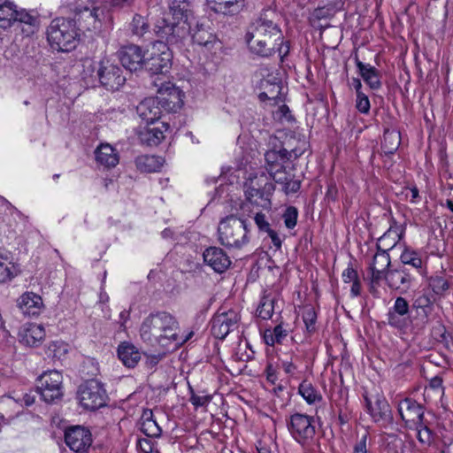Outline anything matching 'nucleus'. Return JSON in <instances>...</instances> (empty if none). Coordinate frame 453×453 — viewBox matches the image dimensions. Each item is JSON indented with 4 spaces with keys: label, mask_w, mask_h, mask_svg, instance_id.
Returning a JSON list of instances; mask_svg holds the SVG:
<instances>
[{
    "label": "nucleus",
    "mask_w": 453,
    "mask_h": 453,
    "mask_svg": "<svg viewBox=\"0 0 453 453\" xmlns=\"http://www.w3.org/2000/svg\"><path fill=\"white\" fill-rule=\"evenodd\" d=\"M270 14L273 13L269 11L261 13L250 25L245 36L250 50L261 58L273 57L278 42L282 40V30Z\"/></svg>",
    "instance_id": "obj_1"
},
{
    "label": "nucleus",
    "mask_w": 453,
    "mask_h": 453,
    "mask_svg": "<svg viewBox=\"0 0 453 453\" xmlns=\"http://www.w3.org/2000/svg\"><path fill=\"white\" fill-rule=\"evenodd\" d=\"M177 321L167 312L151 313L146 317L140 327V336L150 345H165V342L176 340Z\"/></svg>",
    "instance_id": "obj_2"
},
{
    "label": "nucleus",
    "mask_w": 453,
    "mask_h": 453,
    "mask_svg": "<svg viewBox=\"0 0 453 453\" xmlns=\"http://www.w3.org/2000/svg\"><path fill=\"white\" fill-rule=\"evenodd\" d=\"M47 40L58 51H71L79 43V28L71 19L56 18L47 27Z\"/></svg>",
    "instance_id": "obj_3"
},
{
    "label": "nucleus",
    "mask_w": 453,
    "mask_h": 453,
    "mask_svg": "<svg viewBox=\"0 0 453 453\" xmlns=\"http://www.w3.org/2000/svg\"><path fill=\"white\" fill-rule=\"evenodd\" d=\"M249 229L245 219L235 215L222 219L218 226V240L227 248L241 249L249 242Z\"/></svg>",
    "instance_id": "obj_4"
},
{
    "label": "nucleus",
    "mask_w": 453,
    "mask_h": 453,
    "mask_svg": "<svg viewBox=\"0 0 453 453\" xmlns=\"http://www.w3.org/2000/svg\"><path fill=\"white\" fill-rule=\"evenodd\" d=\"M195 23L196 19L165 18L156 26V34L166 44L178 45L190 37Z\"/></svg>",
    "instance_id": "obj_5"
},
{
    "label": "nucleus",
    "mask_w": 453,
    "mask_h": 453,
    "mask_svg": "<svg viewBox=\"0 0 453 453\" xmlns=\"http://www.w3.org/2000/svg\"><path fill=\"white\" fill-rule=\"evenodd\" d=\"M298 145L293 147L291 144V141L289 140L287 143H285L286 147L277 150H270L266 151L265 154V158L266 162V169L268 173H271L276 169H280V167L284 166L288 161L291 159H296L300 156H302L307 149V142L303 140L297 141Z\"/></svg>",
    "instance_id": "obj_6"
},
{
    "label": "nucleus",
    "mask_w": 453,
    "mask_h": 453,
    "mask_svg": "<svg viewBox=\"0 0 453 453\" xmlns=\"http://www.w3.org/2000/svg\"><path fill=\"white\" fill-rule=\"evenodd\" d=\"M153 86L157 88L158 96L157 99L159 104L167 112L177 111L183 105V93L170 81H162L157 77L153 81Z\"/></svg>",
    "instance_id": "obj_7"
},
{
    "label": "nucleus",
    "mask_w": 453,
    "mask_h": 453,
    "mask_svg": "<svg viewBox=\"0 0 453 453\" xmlns=\"http://www.w3.org/2000/svg\"><path fill=\"white\" fill-rule=\"evenodd\" d=\"M240 321L241 316L237 311L220 308L211 319V333L215 338L223 340L239 327Z\"/></svg>",
    "instance_id": "obj_8"
},
{
    "label": "nucleus",
    "mask_w": 453,
    "mask_h": 453,
    "mask_svg": "<svg viewBox=\"0 0 453 453\" xmlns=\"http://www.w3.org/2000/svg\"><path fill=\"white\" fill-rule=\"evenodd\" d=\"M79 399L84 409L95 411L106 404L107 395L99 381L91 380L80 387Z\"/></svg>",
    "instance_id": "obj_9"
},
{
    "label": "nucleus",
    "mask_w": 453,
    "mask_h": 453,
    "mask_svg": "<svg viewBox=\"0 0 453 453\" xmlns=\"http://www.w3.org/2000/svg\"><path fill=\"white\" fill-rule=\"evenodd\" d=\"M287 426L292 437L301 444L308 443L316 433L313 417L306 414L291 415L287 420Z\"/></svg>",
    "instance_id": "obj_10"
},
{
    "label": "nucleus",
    "mask_w": 453,
    "mask_h": 453,
    "mask_svg": "<svg viewBox=\"0 0 453 453\" xmlns=\"http://www.w3.org/2000/svg\"><path fill=\"white\" fill-rule=\"evenodd\" d=\"M173 54L169 46L163 42H157L152 49L150 57L145 60V69L152 74H165L172 65Z\"/></svg>",
    "instance_id": "obj_11"
},
{
    "label": "nucleus",
    "mask_w": 453,
    "mask_h": 453,
    "mask_svg": "<svg viewBox=\"0 0 453 453\" xmlns=\"http://www.w3.org/2000/svg\"><path fill=\"white\" fill-rule=\"evenodd\" d=\"M63 376L58 371L44 372L40 378L37 386V393L46 403H54L62 395Z\"/></svg>",
    "instance_id": "obj_12"
},
{
    "label": "nucleus",
    "mask_w": 453,
    "mask_h": 453,
    "mask_svg": "<svg viewBox=\"0 0 453 453\" xmlns=\"http://www.w3.org/2000/svg\"><path fill=\"white\" fill-rule=\"evenodd\" d=\"M96 75L102 86L108 90H118L126 81L121 68L108 58L99 62Z\"/></svg>",
    "instance_id": "obj_13"
},
{
    "label": "nucleus",
    "mask_w": 453,
    "mask_h": 453,
    "mask_svg": "<svg viewBox=\"0 0 453 453\" xmlns=\"http://www.w3.org/2000/svg\"><path fill=\"white\" fill-rule=\"evenodd\" d=\"M267 186H270V184L267 178L263 174L249 178L244 184L247 200L257 207L269 208L271 202L268 197L269 195L265 192Z\"/></svg>",
    "instance_id": "obj_14"
},
{
    "label": "nucleus",
    "mask_w": 453,
    "mask_h": 453,
    "mask_svg": "<svg viewBox=\"0 0 453 453\" xmlns=\"http://www.w3.org/2000/svg\"><path fill=\"white\" fill-rule=\"evenodd\" d=\"M104 15V11L102 8L83 6L74 10V16L72 19L79 30L96 31L101 28Z\"/></svg>",
    "instance_id": "obj_15"
},
{
    "label": "nucleus",
    "mask_w": 453,
    "mask_h": 453,
    "mask_svg": "<svg viewBox=\"0 0 453 453\" xmlns=\"http://www.w3.org/2000/svg\"><path fill=\"white\" fill-rule=\"evenodd\" d=\"M387 319L392 327L400 330L407 328L411 323L408 301L402 296L396 297L394 305L388 310Z\"/></svg>",
    "instance_id": "obj_16"
},
{
    "label": "nucleus",
    "mask_w": 453,
    "mask_h": 453,
    "mask_svg": "<svg viewBox=\"0 0 453 453\" xmlns=\"http://www.w3.org/2000/svg\"><path fill=\"white\" fill-rule=\"evenodd\" d=\"M65 441L71 450L85 452L92 443L90 432L80 426L68 428L65 433Z\"/></svg>",
    "instance_id": "obj_17"
},
{
    "label": "nucleus",
    "mask_w": 453,
    "mask_h": 453,
    "mask_svg": "<svg viewBox=\"0 0 453 453\" xmlns=\"http://www.w3.org/2000/svg\"><path fill=\"white\" fill-rule=\"evenodd\" d=\"M398 412L406 426L420 424L424 418V409L412 398H404L398 403Z\"/></svg>",
    "instance_id": "obj_18"
},
{
    "label": "nucleus",
    "mask_w": 453,
    "mask_h": 453,
    "mask_svg": "<svg viewBox=\"0 0 453 453\" xmlns=\"http://www.w3.org/2000/svg\"><path fill=\"white\" fill-rule=\"evenodd\" d=\"M118 57L123 67L131 72L145 67L146 58L139 46H124L118 51Z\"/></svg>",
    "instance_id": "obj_19"
},
{
    "label": "nucleus",
    "mask_w": 453,
    "mask_h": 453,
    "mask_svg": "<svg viewBox=\"0 0 453 453\" xmlns=\"http://www.w3.org/2000/svg\"><path fill=\"white\" fill-rule=\"evenodd\" d=\"M204 263L218 273H224L231 265L226 253L219 247H210L203 254Z\"/></svg>",
    "instance_id": "obj_20"
},
{
    "label": "nucleus",
    "mask_w": 453,
    "mask_h": 453,
    "mask_svg": "<svg viewBox=\"0 0 453 453\" xmlns=\"http://www.w3.org/2000/svg\"><path fill=\"white\" fill-rule=\"evenodd\" d=\"M163 110L157 97L145 98L136 107L138 115L147 125L157 123Z\"/></svg>",
    "instance_id": "obj_21"
},
{
    "label": "nucleus",
    "mask_w": 453,
    "mask_h": 453,
    "mask_svg": "<svg viewBox=\"0 0 453 453\" xmlns=\"http://www.w3.org/2000/svg\"><path fill=\"white\" fill-rule=\"evenodd\" d=\"M17 306L24 315L35 317L42 312L43 303L39 295L26 292L18 298Z\"/></svg>",
    "instance_id": "obj_22"
},
{
    "label": "nucleus",
    "mask_w": 453,
    "mask_h": 453,
    "mask_svg": "<svg viewBox=\"0 0 453 453\" xmlns=\"http://www.w3.org/2000/svg\"><path fill=\"white\" fill-rule=\"evenodd\" d=\"M168 127V124L165 122H157L153 126L147 125L140 130L139 139L148 146H157L164 140L165 132Z\"/></svg>",
    "instance_id": "obj_23"
},
{
    "label": "nucleus",
    "mask_w": 453,
    "mask_h": 453,
    "mask_svg": "<svg viewBox=\"0 0 453 453\" xmlns=\"http://www.w3.org/2000/svg\"><path fill=\"white\" fill-rule=\"evenodd\" d=\"M19 336L20 342L23 344L36 347L44 340L45 329L42 325L27 323L19 331Z\"/></svg>",
    "instance_id": "obj_24"
},
{
    "label": "nucleus",
    "mask_w": 453,
    "mask_h": 453,
    "mask_svg": "<svg viewBox=\"0 0 453 453\" xmlns=\"http://www.w3.org/2000/svg\"><path fill=\"white\" fill-rule=\"evenodd\" d=\"M268 173L277 184L281 186V190L286 195L296 193L300 189L301 181L296 180L293 173H287L285 166H281L280 169H276Z\"/></svg>",
    "instance_id": "obj_25"
},
{
    "label": "nucleus",
    "mask_w": 453,
    "mask_h": 453,
    "mask_svg": "<svg viewBox=\"0 0 453 453\" xmlns=\"http://www.w3.org/2000/svg\"><path fill=\"white\" fill-rule=\"evenodd\" d=\"M383 279L390 288L406 291L410 288L413 277L406 269L399 268L387 271Z\"/></svg>",
    "instance_id": "obj_26"
},
{
    "label": "nucleus",
    "mask_w": 453,
    "mask_h": 453,
    "mask_svg": "<svg viewBox=\"0 0 453 453\" xmlns=\"http://www.w3.org/2000/svg\"><path fill=\"white\" fill-rule=\"evenodd\" d=\"M389 265L390 257L386 250H378L370 265L372 282L378 283L381 280L386 276Z\"/></svg>",
    "instance_id": "obj_27"
},
{
    "label": "nucleus",
    "mask_w": 453,
    "mask_h": 453,
    "mask_svg": "<svg viewBox=\"0 0 453 453\" xmlns=\"http://www.w3.org/2000/svg\"><path fill=\"white\" fill-rule=\"evenodd\" d=\"M15 23L22 25V32L27 36L34 35L39 30L40 19L35 12L17 9Z\"/></svg>",
    "instance_id": "obj_28"
},
{
    "label": "nucleus",
    "mask_w": 453,
    "mask_h": 453,
    "mask_svg": "<svg viewBox=\"0 0 453 453\" xmlns=\"http://www.w3.org/2000/svg\"><path fill=\"white\" fill-rule=\"evenodd\" d=\"M355 63L360 76L371 89L377 90L381 87L380 75L379 71L370 64H365L355 58Z\"/></svg>",
    "instance_id": "obj_29"
},
{
    "label": "nucleus",
    "mask_w": 453,
    "mask_h": 453,
    "mask_svg": "<svg viewBox=\"0 0 453 453\" xmlns=\"http://www.w3.org/2000/svg\"><path fill=\"white\" fill-rule=\"evenodd\" d=\"M95 154L96 162L107 168L116 166L119 160L116 150L109 143L100 144L96 148Z\"/></svg>",
    "instance_id": "obj_30"
},
{
    "label": "nucleus",
    "mask_w": 453,
    "mask_h": 453,
    "mask_svg": "<svg viewBox=\"0 0 453 453\" xmlns=\"http://www.w3.org/2000/svg\"><path fill=\"white\" fill-rule=\"evenodd\" d=\"M434 303V297L428 292L420 291L416 294L412 308L416 310L418 316L424 319H427L433 311Z\"/></svg>",
    "instance_id": "obj_31"
},
{
    "label": "nucleus",
    "mask_w": 453,
    "mask_h": 453,
    "mask_svg": "<svg viewBox=\"0 0 453 453\" xmlns=\"http://www.w3.org/2000/svg\"><path fill=\"white\" fill-rule=\"evenodd\" d=\"M118 357L127 367H134L141 359L138 349L129 342H122L118 348Z\"/></svg>",
    "instance_id": "obj_32"
},
{
    "label": "nucleus",
    "mask_w": 453,
    "mask_h": 453,
    "mask_svg": "<svg viewBox=\"0 0 453 453\" xmlns=\"http://www.w3.org/2000/svg\"><path fill=\"white\" fill-rule=\"evenodd\" d=\"M168 18L196 19L191 10V4L188 0H169Z\"/></svg>",
    "instance_id": "obj_33"
},
{
    "label": "nucleus",
    "mask_w": 453,
    "mask_h": 453,
    "mask_svg": "<svg viewBox=\"0 0 453 453\" xmlns=\"http://www.w3.org/2000/svg\"><path fill=\"white\" fill-rule=\"evenodd\" d=\"M365 402L371 415L376 422L388 419L390 414V408L384 397L378 396L374 404H372V401L367 397L365 398Z\"/></svg>",
    "instance_id": "obj_34"
},
{
    "label": "nucleus",
    "mask_w": 453,
    "mask_h": 453,
    "mask_svg": "<svg viewBox=\"0 0 453 453\" xmlns=\"http://www.w3.org/2000/svg\"><path fill=\"white\" fill-rule=\"evenodd\" d=\"M164 164L161 157L154 155H142L135 158V165L138 170L144 173H153L160 170Z\"/></svg>",
    "instance_id": "obj_35"
},
{
    "label": "nucleus",
    "mask_w": 453,
    "mask_h": 453,
    "mask_svg": "<svg viewBox=\"0 0 453 453\" xmlns=\"http://www.w3.org/2000/svg\"><path fill=\"white\" fill-rule=\"evenodd\" d=\"M141 431L148 437H158L162 433L161 427L153 418L151 410H145L141 417Z\"/></svg>",
    "instance_id": "obj_36"
},
{
    "label": "nucleus",
    "mask_w": 453,
    "mask_h": 453,
    "mask_svg": "<svg viewBox=\"0 0 453 453\" xmlns=\"http://www.w3.org/2000/svg\"><path fill=\"white\" fill-rule=\"evenodd\" d=\"M17 9V5L12 2L0 1V27L7 29L15 24Z\"/></svg>",
    "instance_id": "obj_37"
},
{
    "label": "nucleus",
    "mask_w": 453,
    "mask_h": 453,
    "mask_svg": "<svg viewBox=\"0 0 453 453\" xmlns=\"http://www.w3.org/2000/svg\"><path fill=\"white\" fill-rule=\"evenodd\" d=\"M401 143L400 133L396 130L387 129L383 134V141L381 143V150L385 154L395 153Z\"/></svg>",
    "instance_id": "obj_38"
},
{
    "label": "nucleus",
    "mask_w": 453,
    "mask_h": 453,
    "mask_svg": "<svg viewBox=\"0 0 453 453\" xmlns=\"http://www.w3.org/2000/svg\"><path fill=\"white\" fill-rule=\"evenodd\" d=\"M214 4V10L224 14L238 12L242 9L245 0H207Z\"/></svg>",
    "instance_id": "obj_39"
},
{
    "label": "nucleus",
    "mask_w": 453,
    "mask_h": 453,
    "mask_svg": "<svg viewBox=\"0 0 453 453\" xmlns=\"http://www.w3.org/2000/svg\"><path fill=\"white\" fill-rule=\"evenodd\" d=\"M298 392L309 404H315L322 401L321 394L307 380H303L299 385Z\"/></svg>",
    "instance_id": "obj_40"
},
{
    "label": "nucleus",
    "mask_w": 453,
    "mask_h": 453,
    "mask_svg": "<svg viewBox=\"0 0 453 453\" xmlns=\"http://www.w3.org/2000/svg\"><path fill=\"white\" fill-rule=\"evenodd\" d=\"M255 223L261 232L267 233L274 246L280 248L281 246V240L277 233L270 227L269 222L266 220L263 213L257 212L254 218Z\"/></svg>",
    "instance_id": "obj_41"
},
{
    "label": "nucleus",
    "mask_w": 453,
    "mask_h": 453,
    "mask_svg": "<svg viewBox=\"0 0 453 453\" xmlns=\"http://www.w3.org/2000/svg\"><path fill=\"white\" fill-rule=\"evenodd\" d=\"M194 26L195 28H193L190 35V38L194 43L207 46L214 41V35L203 26H199L196 20Z\"/></svg>",
    "instance_id": "obj_42"
},
{
    "label": "nucleus",
    "mask_w": 453,
    "mask_h": 453,
    "mask_svg": "<svg viewBox=\"0 0 453 453\" xmlns=\"http://www.w3.org/2000/svg\"><path fill=\"white\" fill-rule=\"evenodd\" d=\"M16 270L6 256L0 254V283L11 281L16 276Z\"/></svg>",
    "instance_id": "obj_43"
},
{
    "label": "nucleus",
    "mask_w": 453,
    "mask_h": 453,
    "mask_svg": "<svg viewBox=\"0 0 453 453\" xmlns=\"http://www.w3.org/2000/svg\"><path fill=\"white\" fill-rule=\"evenodd\" d=\"M275 302L276 299L274 297L264 296L257 310V316L263 319H271L274 311Z\"/></svg>",
    "instance_id": "obj_44"
},
{
    "label": "nucleus",
    "mask_w": 453,
    "mask_h": 453,
    "mask_svg": "<svg viewBox=\"0 0 453 453\" xmlns=\"http://www.w3.org/2000/svg\"><path fill=\"white\" fill-rule=\"evenodd\" d=\"M400 259L404 265H410L418 271L422 269L423 261L420 256L412 250L405 249L402 252Z\"/></svg>",
    "instance_id": "obj_45"
},
{
    "label": "nucleus",
    "mask_w": 453,
    "mask_h": 453,
    "mask_svg": "<svg viewBox=\"0 0 453 453\" xmlns=\"http://www.w3.org/2000/svg\"><path fill=\"white\" fill-rule=\"evenodd\" d=\"M397 233L396 230H388L379 240H378V250H389L396 243Z\"/></svg>",
    "instance_id": "obj_46"
},
{
    "label": "nucleus",
    "mask_w": 453,
    "mask_h": 453,
    "mask_svg": "<svg viewBox=\"0 0 453 453\" xmlns=\"http://www.w3.org/2000/svg\"><path fill=\"white\" fill-rule=\"evenodd\" d=\"M429 287L435 295H442L449 289V285L447 279L441 275L431 276L429 279Z\"/></svg>",
    "instance_id": "obj_47"
},
{
    "label": "nucleus",
    "mask_w": 453,
    "mask_h": 453,
    "mask_svg": "<svg viewBox=\"0 0 453 453\" xmlns=\"http://www.w3.org/2000/svg\"><path fill=\"white\" fill-rule=\"evenodd\" d=\"M132 33L136 36H142L149 29V25L145 21L144 17L140 14H135L130 23Z\"/></svg>",
    "instance_id": "obj_48"
},
{
    "label": "nucleus",
    "mask_w": 453,
    "mask_h": 453,
    "mask_svg": "<svg viewBox=\"0 0 453 453\" xmlns=\"http://www.w3.org/2000/svg\"><path fill=\"white\" fill-rule=\"evenodd\" d=\"M415 429L417 430V438L418 441L425 445L428 446L433 441V432L430 428L423 424V421L420 424L414 425Z\"/></svg>",
    "instance_id": "obj_49"
},
{
    "label": "nucleus",
    "mask_w": 453,
    "mask_h": 453,
    "mask_svg": "<svg viewBox=\"0 0 453 453\" xmlns=\"http://www.w3.org/2000/svg\"><path fill=\"white\" fill-rule=\"evenodd\" d=\"M297 217V209L294 206L288 207L282 215L286 227L288 229L294 228L296 226Z\"/></svg>",
    "instance_id": "obj_50"
},
{
    "label": "nucleus",
    "mask_w": 453,
    "mask_h": 453,
    "mask_svg": "<svg viewBox=\"0 0 453 453\" xmlns=\"http://www.w3.org/2000/svg\"><path fill=\"white\" fill-rule=\"evenodd\" d=\"M316 319L317 315L313 308L308 307L303 311V319L308 332L315 330Z\"/></svg>",
    "instance_id": "obj_51"
},
{
    "label": "nucleus",
    "mask_w": 453,
    "mask_h": 453,
    "mask_svg": "<svg viewBox=\"0 0 453 453\" xmlns=\"http://www.w3.org/2000/svg\"><path fill=\"white\" fill-rule=\"evenodd\" d=\"M49 350L53 354L54 357L60 359L68 352V346L63 342H54L50 344Z\"/></svg>",
    "instance_id": "obj_52"
},
{
    "label": "nucleus",
    "mask_w": 453,
    "mask_h": 453,
    "mask_svg": "<svg viewBox=\"0 0 453 453\" xmlns=\"http://www.w3.org/2000/svg\"><path fill=\"white\" fill-rule=\"evenodd\" d=\"M211 398L212 397L210 395H198L196 394L193 389H191L189 401L196 408H198L206 406L211 401Z\"/></svg>",
    "instance_id": "obj_53"
},
{
    "label": "nucleus",
    "mask_w": 453,
    "mask_h": 453,
    "mask_svg": "<svg viewBox=\"0 0 453 453\" xmlns=\"http://www.w3.org/2000/svg\"><path fill=\"white\" fill-rule=\"evenodd\" d=\"M368 433L365 432L354 446L353 453H368Z\"/></svg>",
    "instance_id": "obj_54"
},
{
    "label": "nucleus",
    "mask_w": 453,
    "mask_h": 453,
    "mask_svg": "<svg viewBox=\"0 0 453 453\" xmlns=\"http://www.w3.org/2000/svg\"><path fill=\"white\" fill-rule=\"evenodd\" d=\"M278 45H276V49L274 50V55L278 53L280 61L283 62L284 58L288 55L290 45L288 41L284 40V35H282V40L278 42Z\"/></svg>",
    "instance_id": "obj_55"
},
{
    "label": "nucleus",
    "mask_w": 453,
    "mask_h": 453,
    "mask_svg": "<svg viewBox=\"0 0 453 453\" xmlns=\"http://www.w3.org/2000/svg\"><path fill=\"white\" fill-rule=\"evenodd\" d=\"M370 106L369 98L365 93L357 96L356 107L361 113H368Z\"/></svg>",
    "instance_id": "obj_56"
},
{
    "label": "nucleus",
    "mask_w": 453,
    "mask_h": 453,
    "mask_svg": "<svg viewBox=\"0 0 453 453\" xmlns=\"http://www.w3.org/2000/svg\"><path fill=\"white\" fill-rule=\"evenodd\" d=\"M272 331V334H274V339L277 343H281L282 341L287 337L288 332L282 327L281 325L276 326Z\"/></svg>",
    "instance_id": "obj_57"
},
{
    "label": "nucleus",
    "mask_w": 453,
    "mask_h": 453,
    "mask_svg": "<svg viewBox=\"0 0 453 453\" xmlns=\"http://www.w3.org/2000/svg\"><path fill=\"white\" fill-rule=\"evenodd\" d=\"M137 447L142 453H151L153 451V443L150 439H139Z\"/></svg>",
    "instance_id": "obj_58"
},
{
    "label": "nucleus",
    "mask_w": 453,
    "mask_h": 453,
    "mask_svg": "<svg viewBox=\"0 0 453 453\" xmlns=\"http://www.w3.org/2000/svg\"><path fill=\"white\" fill-rule=\"evenodd\" d=\"M343 281L346 283L354 282L358 280L357 273L351 267H348L342 273Z\"/></svg>",
    "instance_id": "obj_59"
},
{
    "label": "nucleus",
    "mask_w": 453,
    "mask_h": 453,
    "mask_svg": "<svg viewBox=\"0 0 453 453\" xmlns=\"http://www.w3.org/2000/svg\"><path fill=\"white\" fill-rule=\"evenodd\" d=\"M405 196L407 198H409L411 203H417L418 198L419 197L418 189L417 187L410 188H408Z\"/></svg>",
    "instance_id": "obj_60"
},
{
    "label": "nucleus",
    "mask_w": 453,
    "mask_h": 453,
    "mask_svg": "<svg viewBox=\"0 0 453 453\" xmlns=\"http://www.w3.org/2000/svg\"><path fill=\"white\" fill-rule=\"evenodd\" d=\"M18 401H21L23 402L27 406H30L32 405L35 401V395L34 394L33 391H30V392H27V393H25L23 395H22V398L21 399H18Z\"/></svg>",
    "instance_id": "obj_61"
},
{
    "label": "nucleus",
    "mask_w": 453,
    "mask_h": 453,
    "mask_svg": "<svg viewBox=\"0 0 453 453\" xmlns=\"http://www.w3.org/2000/svg\"><path fill=\"white\" fill-rule=\"evenodd\" d=\"M283 370L288 374H293L296 370V366L290 361H282Z\"/></svg>",
    "instance_id": "obj_62"
},
{
    "label": "nucleus",
    "mask_w": 453,
    "mask_h": 453,
    "mask_svg": "<svg viewBox=\"0 0 453 453\" xmlns=\"http://www.w3.org/2000/svg\"><path fill=\"white\" fill-rule=\"evenodd\" d=\"M264 340L267 345L273 346L275 343H277L276 340L274 339V334H272L271 330H266L264 334Z\"/></svg>",
    "instance_id": "obj_63"
},
{
    "label": "nucleus",
    "mask_w": 453,
    "mask_h": 453,
    "mask_svg": "<svg viewBox=\"0 0 453 453\" xmlns=\"http://www.w3.org/2000/svg\"><path fill=\"white\" fill-rule=\"evenodd\" d=\"M351 296L353 297H357L360 295L361 292V285L358 280L352 282V286L350 288Z\"/></svg>",
    "instance_id": "obj_64"
}]
</instances>
